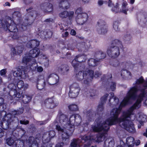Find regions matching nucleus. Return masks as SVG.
Segmentation results:
<instances>
[{
	"instance_id": "20e7f679",
	"label": "nucleus",
	"mask_w": 147,
	"mask_h": 147,
	"mask_svg": "<svg viewBox=\"0 0 147 147\" xmlns=\"http://www.w3.org/2000/svg\"><path fill=\"white\" fill-rule=\"evenodd\" d=\"M92 129L95 132H99L97 136L96 141L98 143L102 141L106 137L107 132L109 129V127L108 129L106 127V125L102 123L100 119L97 122L96 124H95L92 126Z\"/></svg>"
},
{
	"instance_id": "4468645a",
	"label": "nucleus",
	"mask_w": 147,
	"mask_h": 147,
	"mask_svg": "<svg viewBox=\"0 0 147 147\" xmlns=\"http://www.w3.org/2000/svg\"><path fill=\"white\" fill-rule=\"evenodd\" d=\"M69 96L71 98H75L78 95L80 90L79 85L77 83L71 84L69 87Z\"/></svg>"
},
{
	"instance_id": "680f3d73",
	"label": "nucleus",
	"mask_w": 147,
	"mask_h": 147,
	"mask_svg": "<svg viewBox=\"0 0 147 147\" xmlns=\"http://www.w3.org/2000/svg\"><path fill=\"white\" fill-rule=\"evenodd\" d=\"M6 73V69H3L0 71V74L1 76H5Z\"/></svg>"
},
{
	"instance_id": "393cba45",
	"label": "nucleus",
	"mask_w": 147,
	"mask_h": 147,
	"mask_svg": "<svg viewBox=\"0 0 147 147\" xmlns=\"http://www.w3.org/2000/svg\"><path fill=\"white\" fill-rule=\"evenodd\" d=\"M40 44L39 41L36 40H30L27 44V46L28 48H36V47H38Z\"/></svg>"
},
{
	"instance_id": "e433bc0d",
	"label": "nucleus",
	"mask_w": 147,
	"mask_h": 147,
	"mask_svg": "<svg viewBox=\"0 0 147 147\" xmlns=\"http://www.w3.org/2000/svg\"><path fill=\"white\" fill-rule=\"evenodd\" d=\"M99 62V60H96L94 59H90L88 61V63L89 66L94 67L96 65L97 63Z\"/></svg>"
},
{
	"instance_id": "39448f33",
	"label": "nucleus",
	"mask_w": 147,
	"mask_h": 147,
	"mask_svg": "<svg viewBox=\"0 0 147 147\" xmlns=\"http://www.w3.org/2000/svg\"><path fill=\"white\" fill-rule=\"evenodd\" d=\"M31 7L26 10L27 13L26 15L24 20L20 23L19 28L21 30H26V27L32 24L36 16V12L34 11Z\"/></svg>"
},
{
	"instance_id": "5fc2aeb1",
	"label": "nucleus",
	"mask_w": 147,
	"mask_h": 147,
	"mask_svg": "<svg viewBox=\"0 0 147 147\" xmlns=\"http://www.w3.org/2000/svg\"><path fill=\"white\" fill-rule=\"evenodd\" d=\"M17 53L18 54L21 53L24 49V47L22 46H17L16 47Z\"/></svg>"
},
{
	"instance_id": "412c9836",
	"label": "nucleus",
	"mask_w": 147,
	"mask_h": 147,
	"mask_svg": "<svg viewBox=\"0 0 147 147\" xmlns=\"http://www.w3.org/2000/svg\"><path fill=\"white\" fill-rule=\"evenodd\" d=\"M11 73L13 74L14 77H20L23 79L26 78V73L25 70L21 69L20 68H18L17 71L12 70Z\"/></svg>"
},
{
	"instance_id": "1a4fd4ad",
	"label": "nucleus",
	"mask_w": 147,
	"mask_h": 147,
	"mask_svg": "<svg viewBox=\"0 0 147 147\" xmlns=\"http://www.w3.org/2000/svg\"><path fill=\"white\" fill-rule=\"evenodd\" d=\"M66 128H64L59 125H56V129L59 133H62V138L63 141L68 140L69 137L72 136L74 130L73 126H69Z\"/></svg>"
},
{
	"instance_id": "b1692460",
	"label": "nucleus",
	"mask_w": 147,
	"mask_h": 147,
	"mask_svg": "<svg viewBox=\"0 0 147 147\" xmlns=\"http://www.w3.org/2000/svg\"><path fill=\"white\" fill-rule=\"evenodd\" d=\"M91 44L89 41L82 42L80 45V50L82 51L86 52L90 48Z\"/></svg>"
},
{
	"instance_id": "603ef678",
	"label": "nucleus",
	"mask_w": 147,
	"mask_h": 147,
	"mask_svg": "<svg viewBox=\"0 0 147 147\" xmlns=\"http://www.w3.org/2000/svg\"><path fill=\"white\" fill-rule=\"evenodd\" d=\"M8 88L11 90V92L13 91L14 92H16V86L13 83H11L9 84Z\"/></svg>"
},
{
	"instance_id": "58836bf2",
	"label": "nucleus",
	"mask_w": 147,
	"mask_h": 147,
	"mask_svg": "<svg viewBox=\"0 0 147 147\" xmlns=\"http://www.w3.org/2000/svg\"><path fill=\"white\" fill-rule=\"evenodd\" d=\"M15 140L13 137L9 138L6 139V141L7 144L9 146H13L16 143L15 142Z\"/></svg>"
},
{
	"instance_id": "a19ab883",
	"label": "nucleus",
	"mask_w": 147,
	"mask_h": 147,
	"mask_svg": "<svg viewBox=\"0 0 147 147\" xmlns=\"http://www.w3.org/2000/svg\"><path fill=\"white\" fill-rule=\"evenodd\" d=\"M119 3H117L116 5L111 9V11L115 13L120 12V9H119Z\"/></svg>"
},
{
	"instance_id": "a878e982",
	"label": "nucleus",
	"mask_w": 147,
	"mask_h": 147,
	"mask_svg": "<svg viewBox=\"0 0 147 147\" xmlns=\"http://www.w3.org/2000/svg\"><path fill=\"white\" fill-rule=\"evenodd\" d=\"M84 113L86 115L89 121H91L95 115L94 111L92 110H84Z\"/></svg>"
},
{
	"instance_id": "2eb2a0df",
	"label": "nucleus",
	"mask_w": 147,
	"mask_h": 147,
	"mask_svg": "<svg viewBox=\"0 0 147 147\" xmlns=\"http://www.w3.org/2000/svg\"><path fill=\"white\" fill-rule=\"evenodd\" d=\"M112 77V76L111 74H110L108 76L104 75L103 77L101 78V80L102 81L104 80L105 81L107 80V85H108L110 87L111 91H113L115 89L116 83L111 79Z\"/></svg>"
},
{
	"instance_id": "7ed1b4c3",
	"label": "nucleus",
	"mask_w": 147,
	"mask_h": 147,
	"mask_svg": "<svg viewBox=\"0 0 147 147\" xmlns=\"http://www.w3.org/2000/svg\"><path fill=\"white\" fill-rule=\"evenodd\" d=\"M134 84V86L133 87H135L136 89L137 90L136 92V98L137 96L136 93L138 91L140 90L141 92L139 95L137 101L135 103V105H139V108L140 106V103L143 100V98L145 96V90L147 88V80L144 82L143 78L141 76L136 80V83Z\"/></svg>"
},
{
	"instance_id": "c9c22d12",
	"label": "nucleus",
	"mask_w": 147,
	"mask_h": 147,
	"mask_svg": "<svg viewBox=\"0 0 147 147\" xmlns=\"http://www.w3.org/2000/svg\"><path fill=\"white\" fill-rule=\"evenodd\" d=\"M121 76L123 78H128L131 76V73L126 69H123L121 71Z\"/></svg>"
},
{
	"instance_id": "6e6552de",
	"label": "nucleus",
	"mask_w": 147,
	"mask_h": 147,
	"mask_svg": "<svg viewBox=\"0 0 147 147\" xmlns=\"http://www.w3.org/2000/svg\"><path fill=\"white\" fill-rule=\"evenodd\" d=\"M23 111V109L21 108L19 109L17 111H15L14 112H12L11 114H7L2 119L3 121L2 126H3V124H7V126L8 127L9 125L12 122H18V118L14 115L22 114Z\"/></svg>"
},
{
	"instance_id": "473e14b6",
	"label": "nucleus",
	"mask_w": 147,
	"mask_h": 147,
	"mask_svg": "<svg viewBox=\"0 0 147 147\" xmlns=\"http://www.w3.org/2000/svg\"><path fill=\"white\" fill-rule=\"evenodd\" d=\"M134 139L133 137H128L126 139V143L128 147H132L134 146Z\"/></svg>"
},
{
	"instance_id": "f257e3e1",
	"label": "nucleus",
	"mask_w": 147,
	"mask_h": 147,
	"mask_svg": "<svg viewBox=\"0 0 147 147\" xmlns=\"http://www.w3.org/2000/svg\"><path fill=\"white\" fill-rule=\"evenodd\" d=\"M137 91V90L136 89L135 87L131 88L127 92L126 96L120 104L118 108H114L111 111V117L107 119L105 121H102V123L105 124L107 129L109 128L110 125H114L117 123H119L120 125L121 121H123L125 119L128 118L129 115L132 114L134 110L139 108V105H135V103L127 111L123 112L120 117L118 118L122 107L127 105L130 99H136V92Z\"/></svg>"
},
{
	"instance_id": "9d476101",
	"label": "nucleus",
	"mask_w": 147,
	"mask_h": 147,
	"mask_svg": "<svg viewBox=\"0 0 147 147\" xmlns=\"http://www.w3.org/2000/svg\"><path fill=\"white\" fill-rule=\"evenodd\" d=\"M131 115H129L128 118L125 119L124 120L121 121L119 125L122 128H124L129 132L134 133L136 131V129L134 127V125L131 120Z\"/></svg>"
},
{
	"instance_id": "72a5a7b5",
	"label": "nucleus",
	"mask_w": 147,
	"mask_h": 147,
	"mask_svg": "<svg viewBox=\"0 0 147 147\" xmlns=\"http://www.w3.org/2000/svg\"><path fill=\"white\" fill-rule=\"evenodd\" d=\"M45 85V81L42 79L38 81L37 85V88L39 90H41L44 88Z\"/></svg>"
},
{
	"instance_id": "c03bdc74",
	"label": "nucleus",
	"mask_w": 147,
	"mask_h": 147,
	"mask_svg": "<svg viewBox=\"0 0 147 147\" xmlns=\"http://www.w3.org/2000/svg\"><path fill=\"white\" fill-rule=\"evenodd\" d=\"M50 139L51 138L48 132L44 134L42 136L43 140H44L46 142H47L50 140Z\"/></svg>"
},
{
	"instance_id": "79ce46f5",
	"label": "nucleus",
	"mask_w": 147,
	"mask_h": 147,
	"mask_svg": "<svg viewBox=\"0 0 147 147\" xmlns=\"http://www.w3.org/2000/svg\"><path fill=\"white\" fill-rule=\"evenodd\" d=\"M104 104L99 103L98 106L97 111L98 113L99 114H102L104 110Z\"/></svg>"
},
{
	"instance_id": "f8f14e48",
	"label": "nucleus",
	"mask_w": 147,
	"mask_h": 147,
	"mask_svg": "<svg viewBox=\"0 0 147 147\" xmlns=\"http://www.w3.org/2000/svg\"><path fill=\"white\" fill-rule=\"evenodd\" d=\"M56 120L58 121L61 124L64 125V128H66L67 127H69V125L73 126V125H70L69 119V120L67 115L62 114L61 112L59 113Z\"/></svg>"
},
{
	"instance_id": "e2e57ef3",
	"label": "nucleus",
	"mask_w": 147,
	"mask_h": 147,
	"mask_svg": "<svg viewBox=\"0 0 147 147\" xmlns=\"http://www.w3.org/2000/svg\"><path fill=\"white\" fill-rule=\"evenodd\" d=\"M14 93V95L17 98H22V94H21L20 93L18 92L17 93L16 91V92H15V93Z\"/></svg>"
},
{
	"instance_id": "13d9d810",
	"label": "nucleus",
	"mask_w": 147,
	"mask_h": 147,
	"mask_svg": "<svg viewBox=\"0 0 147 147\" xmlns=\"http://www.w3.org/2000/svg\"><path fill=\"white\" fill-rule=\"evenodd\" d=\"M84 13L83 12V9L81 7H79L75 11V13L78 15L80 14H82Z\"/></svg>"
},
{
	"instance_id": "7c9ffc66",
	"label": "nucleus",
	"mask_w": 147,
	"mask_h": 147,
	"mask_svg": "<svg viewBox=\"0 0 147 147\" xmlns=\"http://www.w3.org/2000/svg\"><path fill=\"white\" fill-rule=\"evenodd\" d=\"M127 5L126 2H123L122 4L121 8L120 9V12L123 13L126 15L127 14V12L129 10L128 8L127 7Z\"/></svg>"
},
{
	"instance_id": "4c0bfd02",
	"label": "nucleus",
	"mask_w": 147,
	"mask_h": 147,
	"mask_svg": "<svg viewBox=\"0 0 147 147\" xmlns=\"http://www.w3.org/2000/svg\"><path fill=\"white\" fill-rule=\"evenodd\" d=\"M146 116L145 115L143 114H141L140 115L138 118V120L141 125H143L144 123L146 121Z\"/></svg>"
},
{
	"instance_id": "cd10ccee",
	"label": "nucleus",
	"mask_w": 147,
	"mask_h": 147,
	"mask_svg": "<svg viewBox=\"0 0 147 147\" xmlns=\"http://www.w3.org/2000/svg\"><path fill=\"white\" fill-rule=\"evenodd\" d=\"M119 104V99L116 97H114L113 99L111 98L109 100V105L111 107H116Z\"/></svg>"
},
{
	"instance_id": "49530a36",
	"label": "nucleus",
	"mask_w": 147,
	"mask_h": 147,
	"mask_svg": "<svg viewBox=\"0 0 147 147\" xmlns=\"http://www.w3.org/2000/svg\"><path fill=\"white\" fill-rule=\"evenodd\" d=\"M60 30H61V32H63V33H62V37L65 38L68 36L69 35L68 32L66 31L64 32H63L64 30L66 31L67 30L66 29V28L64 29L63 26L62 27H60Z\"/></svg>"
},
{
	"instance_id": "6e6d98bb",
	"label": "nucleus",
	"mask_w": 147,
	"mask_h": 147,
	"mask_svg": "<svg viewBox=\"0 0 147 147\" xmlns=\"http://www.w3.org/2000/svg\"><path fill=\"white\" fill-rule=\"evenodd\" d=\"M131 38V36L129 33H127L125 34L124 37V39L125 40H129Z\"/></svg>"
},
{
	"instance_id": "c85d7f7f",
	"label": "nucleus",
	"mask_w": 147,
	"mask_h": 147,
	"mask_svg": "<svg viewBox=\"0 0 147 147\" xmlns=\"http://www.w3.org/2000/svg\"><path fill=\"white\" fill-rule=\"evenodd\" d=\"M95 55L97 59L99 60V61L100 60L105 58L106 56L105 53L101 51H97L95 53Z\"/></svg>"
},
{
	"instance_id": "69168bd1",
	"label": "nucleus",
	"mask_w": 147,
	"mask_h": 147,
	"mask_svg": "<svg viewBox=\"0 0 147 147\" xmlns=\"http://www.w3.org/2000/svg\"><path fill=\"white\" fill-rule=\"evenodd\" d=\"M113 65L114 66L117 67L119 65V63L118 61L116 60L113 62Z\"/></svg>"
},
{
	"instance_id": "37998d69",
	"label": "nucleus",
	"mask_w": 147,
	"mask_h": 147,
	"mask_svg": "<svg viewBox=\"0 0 147 147\" xmlns=\"http://www.w3.org/2000/svg\"><path fill=\"white\" fill-rule=\"evenodd\" d=\"M80 142L79 140L76 139H74L71 143V147H77L78 145L79 144Z\"/></svg>"
},
{
	"instance_id": "052dcab7",
	"label": "nucleus",
	"mask_w": 147,
	"mask_h": 147,
	"mask_svg": "<svg viewBox=\"0 0 147 147\" xmlns=\"http://www.w3.org/2000/svg\"><path fill=\"white\" fill-rule=\"evenodd\" d=\"M48 132L49 134V137L51 139L53 138L55 134V132L53 130L50 131L49 132Z\"/></svg>"
},
{
	"instance_id": "09e8293b",
	"label": "nucleus",
	"mask_w": 147,
	"mask_h": 147,
	"mask_svg": "<svg viewBox=\"0 0 147 147\" xmlns=\"http://www.w3.org/2000/svg\"><path fill=\"white\" fill-rule=\"evenodd\" d=\"M109 144V147H113L114 145V142L113 140L110 139H107L105 141V144Z\"/></svg>"
},
{
	"instance_id": "6ab92c4d",
	"label": "nucleus",
	"mask_w": 147,
	"mask_h": 147,
	"mask_svg": "<svg viewBox=\"0 0 147 147\" xmlns=\"http://www.w3.org/2000/svg\"><path fill=\"white\" fill-rule=\"evenodd\" d=\"M81 118L78 114L73 115L69 117V121L70 125H73L74 127V125L76 124L77 125H80L81 121Z\"/></svg>"
},
{
	"instance_id": "4d7b16f0",
	"label": "nucleus",
	"mask_w": 147,
	"mask_h": 147,
	"mask_svg": "<svg viewBox=\"0 0 147 147\" xmlns=\"http://www.w3.org/2000/svg\"><path fill=\"white\" fill-rule=\"evenodd\" d=\"M18 142H19L20 144H15L13 146V147H25L24 146V143L21 140H18Z\"/></svg>"
},
{
	"instance_id": "774afa93",
	"label": "nucleus",
	"mask_w": 147,
	"mask_h": 147,
	"mask_svg": "<svg viewBox=\"0 0 147 147\" xmlns=\"http://www.w3.org/2000/svg\"><path fill=\"white\" fill-rule=\"evenodd\" d=\"M11 53L13 55L16 54L17 53V51L16 48H12L11 49Z\"/></svg>"
},
{
	"instance_id": "f03ea898",
	"label": "nucleus",
	"mask_w": 147,
	"mask_h": 147,
	"mask_svg": "<svg viewBox=\"0 0 147 147\" xmlns=\"http://www.w3.org/2000/svg\"><path fill=\"white\" fill-rule=\"evenodd\" d=\"M40 53V50L37 48H35L30 51L28 54L23 57L22 62L27 65L28 69L32 70L35 69L36 61L34 58L37 57Z\"/></svg>"
},
{
	"instance_id": "f704fd0d",
	"label": "nucleus",
	"mask_w": 147,
	"mask_h": 147,
	"mask_svg": "<svg viewBox=\"0 0 147 147\" xmlns=\"http://www.w3.org/2000/svg\"><path fill=\"white\" fill-rule=\"evenodd\" d=\"M22 99L24 103H27L31 101L32 97L30 95L28 94H26L25 95H22Z\"/></svg>"
},
{
	"instance_id": "338daca9",
	"label": "nucleus",
	"mask_w": 147,
	"mask_h": 147,
	"mask_svg": "<svg viewBox=\"0 0 147 147\" xmlns=\"http://www.w3.org/2000/svg\"><path fill=\"white\" fill-rule=\"evenodd\" d=\"M20 123L22 124L26 125L29 123V121L28 120H20Z\"/></svg>"
},
{
	"instance_id": "dca6fc26",
	"label": "nucleus",
	"mask_w": 147,
	"mask_h": 147,
	"mask_svg": "<svg viewBox=\"0 0 147 147\" xmlns=\"http://www.w3.org/2000/svg\"><path fill=\"white\" fill-rule=\"evenodd\" d=\"M59 16L61 19H65L67 18L71 20L74 17V12L73 11L64 10L59 13Z\"/></svg>"
},
{
	"instance_id": "a211bd4d",
	"label": "nucleus",
	"mask_w": 147,
	"mask_h": 147,
	"mask_svg": "<svg viewBox=\"0 0 147 147\" xmlns=\"http://www.w3.org/2000/svg\"><path fill=\"white\" fill-rule=\"evenodd\" d=\"M88 18V15L86 13L77 15L76 20L77 23L79 25H82L86 22Z\"/></svg>"
},
{
	"instance_id": "aec40b11",
	"label": "nucleus",
	"mask_w": 147,
	"mask_h": 147,
	"mask_svg": "<svg viewBox=\"0 0 147 147\" xmlns=\"http://www.w3.org/2000/svg\"><path fill=\"white\" fill-rule=\"evenodd\" d=\"M59 81V78L57 75L52 74L48 76L47 81L49 84L53 85L57 84Z\"/></svg>"
},
{
	"instance_id": "3c124183",
	"label": "nucleus",
	"mask_w": 147,
	"mask_h": 147,
	"mask_svg": "<svg viewBox=\"0 0 147 147\" xmlns=\"http://www.w3.org/2000/svg\"><path fill=\"white\" fill-rule=\"evenodd\" d=\"M68 108L70 111H77L78 109V106L74 104H73L69 105L68 106Z\"/></svg>"
},
{
	"instance_id": "5701e85b",
	"label": "nucleus",
	"mask_w": 147,
	"mask_h": 147,
	"mask_svg": "<svg viewBox=\"0 0 147 147\" xmlns=\"http://www.w3.org/2000/svg\"><path fill=\"white\" fill-rule=\"evenodd\" d=\"M81 139L82 142L86 143L84 144V147H90L92 143V140H95L93 137L88 136L86 135L82 136Z\"/></svg>"
},
{
	"instance_id": "0e129e2a",
	"label": "nucleus",
	"mask_w": 147,
	"mask_h": 147,
	"mask_svg": "<svg viewBox=\"0 0 147 147\" xmlns=\"http://www.w3.org/2000/svg\"><path fill=\"white\" fill-rule=\"evenodd\" d=\"M63 142H59L56 145L55 147H63Z\"/></svg>"
},
{
	"instance_id": "423d86ee",
	"label": "nucleus",
	"mask_w": 147,
	"mask_h": 147,
	"mask_svg": "<svg viewBox=\"0 0 147 147\" xmlns=\"http://www.w3.org/2000/svg\"><path fill=\"white\" fill-rule=\"evenodd\" d=\"M123 47L121 42L118 40H115L113 41L110 47L107 49V54L112 58H117L120 54V49Z\"/></svg>"
},
{
	"instance_id": "de8ad7c7",
	"label": "nucleus",
	"mask_w": 147,
	"mask_h": 147,
	"mask_svg": "<svg viewBox=\"0 0 147 147\" xmlns=\"http://www.w3.org/2000/svg\"><path fill=\"white\" fill-rule=\"evenodd\" d=\"M85 57L83 55H78L76 56L75 59L77 61L79 62L85 61V59H84Z\"/></svg>"
},
{
	"instance_id": "bf43d9fd",
	"label": "nucleus",
	"mask_w": 147,
	"mask_h": 147,
	"mask_svg": "<svg viewBox=\"0 0 147 147\" xmlns=\"http://www.w3.org/2000/svg\"><path fill=\"white\" fill-rule=\"evenodd\" d=\"M78 62L76 60L75 58L73 60L72 62V64L73 67L75 69L77 68L78 66Z\"/></svg>"
},
{
	"instance_id": "2f4dec72",
	"label": "nucleus",
	"mask_w": 147,
	"mask_h": 147,
	"mask_svg": "<svg viewBox=\"0 0 147 147\" xmlns=\"http://www.w3.org/2000/svg\"><path fill=\"white\" fill-rule=\"evenodd\" d=\"M40 34L42 37L48 38H51L52 35V32L50 30L47 32L41 31Z\"/></svg>"
},
{
	"instance_id": "864d4df0",
	"label": "nucleus",
	"mask_w": 147,
	"mask_h": 147,
	"mask_svg": "<svg viewBox=\"0 0 147 147\" xmlns=\"http://www.w3.org/2000/svg\"><path fill=\"white\" fill-rule=\"evenodd\" d=\"M109 96V94H105L101 98V102H100V103H102L104 104L105 103L107 98Z\"/></svg>"
},
{
	"instance_id": "ddd939ff",
	"label": "nucleus",
	"mask_w": 147,
	"mask_h": 147,
	"mask_svg": "<svg viewBox=\"0 0 147 147\" xmlns=\"http://www.w3.org/2000/svg\"><path fill=\"white\" fill-rule=\"evenodd\" d=\"M106 23L104 20H100L97 22L96 26V31L99 34H105L107 32Z\"/></svg>"
},
{
	"instance_id": "ea45409f",
	"label": "nucleus",
	"mask_w": 147,
	"mask_h": 147,
	"mask_svg": "<svg viewBox=\"0 0 147 147\" xmlns=\"http://www.w3.org/2000/svg\"><path fill=\"white\" fill-rule=\"evenodd\" d=\"M69 70V67L67 65H62L60 68L61 72L62 73H66Z\"/></svg>"
},
{
	"instance_id": "8fccbe9b",
	"label": "nucleus",
	"mask_w": 147,
	"mask_h": 147,
	"mask_svg": "<svg viewBox=\"0 0 147 147\" xmlns=\"http://www.w3.org/2000/svg\"><path fill=\"white\" fill-rule=\"evenodd\" d=\"M90 96L92 98L96 96L98 94V92L95 90H90L89 91Z\"/></svg>"
},
{
	"instance_id": "9b49d317",
	"label": "nucleus",
	"mask_w": 147,
	"mask_h": 147,
	"mask_svg": "<svg viewBox=\"0 0 147 147\" xmlns=\"http://www.w3.org/2000/svg\"><path fill=\"white\" fill-rule=\"evenodd\" d=\"M11 20L8 21L6 20H1L0 19V28H3L5 30H8L11 32H16L18 31V29L16 27V24L13 22L10 24L9 23L11 22Z\"/></svg>"
},
{
	"instance_id": "bb28decb",
	"label": "nucleus",
	"mask_w": 147,
	"mask_h": 147,
	"mask_svg": "<svg viewBox=\"0 0 147 147\" xmlns=\"http://www.w3.org/2000/svg\"><path fill=\"white\" fill-rule=\"evenodd\" d=\"M70 6V4L66 0H61L59 4V7L64 9H68Z\"/></svg>"
},
{
	"instance_id": "f3484780",
	"label": "nucleus",
	"mask_w": 147,
	"mask_h": 147,
	"mask_svg": "<svg viewBox=\"0 0 147 147\" xmlns=\"http://www.w3.org/2000/svg\"><path fill=\"white\" fill-rule=\"evenodd\" d=\"M40 8L44 12H50L53 10L52 4L49 1V0L45 1L40 4Z\"/></svg>"
},
{
	"instance_id": "4be33fe9",
	"label": "nucleus",
	"mask_w": 147,
	"mask_h": 147,
	"mask_svg": "<svg viewBox=\"0 0 147 147\" xmlns=\"http://www.w3.org/2000/svg\"><path fill=\"white\" fill-rule=\"evenodd\" d=\"M45 105L46 107L49 109H52L55 108L58 105V103L55 101L51 98H48L45 101Z\"/></svg>"
},
{
	"instance_id": "0eeeda50",
	"label": "nucleus",
	"mask_w": 147,
	"mask_h": 147,
	"mask_svg": "<svg viewBox=\"0 0 147 147\" xmlns=\"http://www.w3.org/2000/svg\"><path fill=\"white\" fill-rule=\"evenodd\" d=\"M94 76V71L89 69L84 71L78 72L76 74V78L78 81H81L84 79V83L86 84H88Z\"/></svg>"
},
{
	"instance_id": "a18cd8bd",
	"label": "nucleus",
	"mask_w": 147,
	"mask_h": 147,
	"mask_svg": "<svg viewBox=\"0 0 147 147\" xmlns=\"http://www.w3.org/2000/svg\"><path fill=\"white\" fill-rule=\"evenodd\" d=\"M119 23L118 21H115L113 23V28L115 31L119 32L120 29L119 27Z\"/></svg>"
},
{
	"instance_id": "c756f323",
	"label": "nucleus",
	"mask_w": 147,
	"mask_h": 147,
	"mask_svg": "<svg viewBox=\"0 0 147 147\" xmlns=\"http://www.w3.org/2000/svg\"><path fill=\"white\" fill-rule=\"evenodd\" d=\"M17 86L19 89L23 88L26 90L28 88V85L27 84H24L23 81L20 80L17 83Z\"/></svg>"
}]
</instances>
